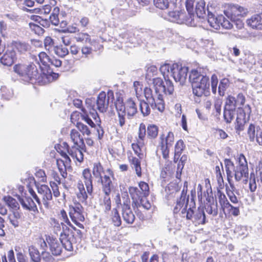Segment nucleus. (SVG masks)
<instances>
[{
  "instance_id": "f704fd0d",
  "label": "nucleus",
  "mask_w": 262,
  "mask_h": 262,
  "mask_svg": "<svg viewBox=\"0 0 262 262\" xmlns=\"http://www.w3.org/2000/svg\"><path fill=\"white\" fill-rule=\"evenodd\" d=\"M146 127L145 124L143 123H141L140 124L139 126V129L138 132V139L137 142L139 144L142 145H144V139L145 138L146 132Z\"/></svg>"
},
{
  "instance_id": "0e129e2a",
  "label": "nucleus",
  "mask_w": 262,
  "mask_h": 262,
  "mask_svg": "<svg viewBox=\"0 0 262 262\" xmlns=\"http://www.w3.org/2000/svg\"><path fill=\"white\" fill-rule=\"evenodd\" d=\"M153 84L155 87V91L157 93L158 91H162L164 86L163 80L160 78L153 79Z\"/></svg>"
},
{
  "instance_id": "f3484780",
  "label": "nucleus",
  "mask_w": 262,
  "mask_h": 262,
  "mask_svg": "<svg viewBox=\"0 0 262 262\" xmlns=\"http://www.w3.org/2000/svg\"><path fill=\"white\" fill-rule=\"evenodd\" d=\"M16 58L15 51L8 47L5 54L1 58V62L4 66H11Z\"/></svg>"
},
{
  "instance_id": "c85d7f7f",
  "label": "nucleus",
  "mask_w": 262,
  "mask_h": 262,
  "mask_svg": "<svg viewBox=\"0 0 262 262\" xmlns=\"http://www.w3.org/2000/svg\"><path fill=\"white\" fill-rule=\"evenodd\" d=\"M173 64L164 63L161 66L160 71L165 80L169 79V76H173Z\"/></svg>"
},
{
  "instance_id": "2f4dec72",
  "label": "nucleus",
  "mask_w": 262,
  "mask_h": 262,
  "mask_svg": "<svg viewBox=\"0 0 262 262\" xmlns=\"http://www.w3.org/2000/svg\"><path fill=\"white\" fill-rule=\"evenodd\" d=\"M187 198L189 199L188 196L186 197V192L184 190H182L180 200L177 201L176 205L174 208V213H178L181 209H182L183 207H185Z\"/></svg>"
},
{
  "instance_id": "c03bdc74",
  "label": "nucleus",
  "mask_w": 262,
  "mask_h": 262,
  "mask_svg": "<svg viewBox=\"0 0 262 262\" xmlns=\"http://www.w3.org/2000/svg\"><path fill=\"white\" fill-rule=\"evenodd\" d=\"M76 40L77 42H89L91 45H93V42L91 41L90 35L85 33H80L75 37Z\"/></svg>"
},
{
  "instance_id": "4468645a",
  "label": "nucleus",
  "mask_w": 262,
  "mask_h": 262,
  "mask_svg": "<svg viewBox=\"0 0 262 262\" xmlns=\"http://www.w3.org/2000/svg\"><path fill=\"white\" fill-rule=\"evenodd\" d=\"M106 171L109 175H104V177L99 180L101 181L102 185V190L104 194H110L114 188L113 184L110 177V176H113V172L110 169H107Z\"/></svg>"
},
{
  "instance_id": "8fccbe9b",
  "label": "nucleus",
  "mask_w": 262,
  "mask_h": 262,
  "mask_svg": "<svg viewBox=\"0 0 262 262\" xmlns=\"http://www.w3.org/2000/svg\"><path fill=\"white\" fill-rule=\"evenodd\" d=\"M144 93L147 101L150 104V106H152L155 102V97L153 95L151 89L147 87L145 88Z\"/></svg>"
},
{
  "instance_id": "2eb2a0df",
  "label": "nucleus",
  "mask_w": 262,
  "mask_h": 262,
  "mask_svg": "<svg viewBox=\"0 0 262 262\" xmlns=\"http://www.w3.org/2000/svg\"><path fill=\"white\" fill-rule=\"evenodd\" d=\"M61 155L64 160L57 159L56 164L61 175L63 178H66L67 177V168L70 164L71 160L66 152H62Z\"/></svg>"
},
{
  "instance_id": "20e7f679",
  "label": "nucleus",
  "mask_w": 262,
  "mask_h": 262,
  "mask_svg": "<svg viewBox=\"0 0 262 262\" xmlns=\"http://www.w3.org/2000/svg\"><path fill=\"white\" fill-rule=\"evenodd\" d=\"M115 106L118 112L119 125L122 127L125 123V116L126 114L128 117L134 116L137 112V108L134 101L132 99H128L124 104L123 99L118 97L115 101Z\"/></svg>"
},
{
  "instance_id": "aec40b11",
  "label": "nucleus",
  "mask_w": 262,
  "mask_h": 262,
  "mask_svg": "<svg viewBox=\"0 0 262 262\" xmlns=\"http://www.w3.org/2000/svg\"><path fill=\"white\" fill-rule=\"evenodd\" d=\"M177 0H154L155 6L160 9H172L175 7Z\"/></svg>"
},
{
  "instance_id": "6ab92c4d",
  "label": "nucleus",
  "mask_w": 262,
  "mask_h": 262,
  "mask_svg": "<svg viewBox=\"0 0 262 262\" xmlns=\"http://www.w3.org/2000/svg\"><path fill=\"white\" fill-rule=\"evenodd\" d=\"M15 251L17 252L16 257L18 262H28V259L27 257L24 254V253L19 248L15 249ZM8 258L9 262H16L14 257V252L13 250H10L8 253Z\"/></svg>"
},
{
  "instance_id": "ea45409f",
  "label": "nucleus",
  "mask_w": 262,
  "mask_h": 262,
  "mask_svg": "<svg viewBox=\"0 0 262 262\" xmlns=\"http://www.w3.org/2000/svg\"><path fill=\"white\" fill-rule=\"evenodd\" d=\"M131 165L133 168H134L136 171V173L138 177L141 176V168L140 166V160L136 158L132 157L129 159Z\"/></svg>"
},
{
  "instance_id": "cd10ccee",
  "label": "nucleus",
  "mask_w": 262,
  "mask_h": 262,
  "mask_svg": "<svg viewBox=\"0 0 262 262\" xmlns=\"http://www.w3.org/2000/svg\"><path fill=\"white\" fill-rule=\"evenodd\" d=\"M80 148L77 146H74L70 149H68V152L72 158L76 159L79 162H81L83 159V155Z\"/></svg>"
},
{
  "instance_id": "473e14b6",
  "label": "nucleus",
  "mask_w": 262,
  "mask_h": 262,
  "mask_svg": "<svg viewBox=\"0 0 262 262\" xmlns=\"http://www.w3.org/2000/svg\"><path fill=\"white\" fill-rule=\"evenodd\" d=\"M4 200L9 208L13 210V211H18L17 210L19 209V204L16 199L10 196H7L4 198Z\"/></svg>"
},
{
  "instance_id": "72a5a7b5",
  "label": "nucleus",
  "mask_w": 262,
  "mask_h": 262,
  "mask_svg": "<svg viewBox=\"0 0 262 262\" xmlns=\"http://www.w3.org/2000/svg\"><path fill=\"white\" fill-rule=\"evenodd\" d=\"M157 98H155V102L151 107L153 109H157L159 112H163L165 108V104L163 96L161 94H157Z\"/></svg>"
},
{
  "instance_id": "bf43d9fd",
  "label": "nucleus",
  "mask_w": 262,
  "mask_h": 262,
  "mask_svg": "<svg viewBox=\"0 0 262 262\" xmlns=\"http://www.w3.org/2000/svg\"><path fill=\"white\" fill-rule=\"evenodd\" d=\"M76 127L83 136L86 135L89 136L91 134L90 128L82 123L78 122L76 124Z\"/></svg>"
},
{
  "instance_id": "7ed1b4c3",
  "label": "nucleus",
  "mask_w": 262,
  "mask_h": 262,
  "mask_svg": "<svg viewBox=\"0 0 262 262\" xmlns=\"http://www.w3.org/2000/svg\"><path fill=\"white\" fill-rule=\"evenodd\" d=\"M191 83L193 93L198 97H201L208 92L210 87L209 79L206 76L202 75L198 70H192L189 76Z\"/></svg>"
},
{
  "instance_id": "f03ea898",
  "label": "nucleus",
  "mask_w": 262,
  "mask_h": 262,
  "mask_svg": "<svg viewBox=\"0 0 262 262\" xmlns=\"http://www.w3.org/2000/svg\"><path fill=\"white\" fill-rule=\"evenodd\" d=\"M249 13L248 8L238 4H228L225 7L224 13L225 15L234 23L238 29H242L244 27V23L241 19Z\"/></svg>"
},
{
  "instance_id": "6e6552de",
  "label": "nucleus",
  "mask_w": 262,
  "mask_h": 262,
  "mask_svg": "<svg viewBox=\"0 0 262 262\" xmlns=\"http://www.w3.org/2000/svg\"><path fill=\"white\" fill-rule=\"evenodd\" d=\"M217 9V5L215 3H209L207 6V10L208 12V23L211 27L217 30L220 28L221 19L220 15L215 16L216 10Z\"/></svg>"
},
{
  "instance_id": "5fc2aeb1",
  "label": "nucleus",
  "mask_w": 262,
  "mask_h": 262,
  "mask_svg": "<svg viewBox=\"0 0 262 262\" xmlns=\"http://www.w3.org/2000/svg\"><path fill=\"white\" fill-rule=\"evenodd\" d=\"M219 201L222 207H227L228 206H230V204L228 202L226 195L219 190L217 193Z\"/></svg>"
},
{
  "instance_id": "39448f33",
  "label": "nucleus",
  "mask_w": 262,
  "mask_h": 262,
  "mask_svg": "<svg viewBox=\"0 0 262 262\" xmlns=\"http://www.w3.org/2000/svg\"><path fill=\"white\" fill-rule=\"evenodd\" d=\"M29 191L30 195L35 200L38 205H40L42 203L46 208H48V201L52 200V194L50 189L47 185H41L37 187L38 193L40 197L42 198L41 201L32 189H29Z\"/></svg>"
},
{
  "instance_id": "9d476101",
  "label": "nucleus",
  "mask_w": 262,
  "mask_h": 262,
  "mask_svg": "<svg viewBox=\"0 0 262 262\" xmlns=\"http://www.w3.org/2000/svg\"><path fill=\"white\" fill-rule=\"evenodd\" d=\"M173 76L172 77L177 82L183 85L186 82L187 78L188 68L183 66L182 64L173 63Z\"/></svg>"
},
{
  "instance_id": "6e6d98bb",
  "label": "nucleus",
  "mask_w": 262,
  "mask_h": 262,
  "mask_svg": "<svg viewBox=\"0 0 262 262\" xmlns=\"http://www.w3.org/2000/svg\"><path fill=\"white\" fill-rule=\"evenodd\" d=\"M54 53L58 56L63 57L69 54V50L62 46L54 47Z\"/></svg>"
},
{
  "instance_id": "412c9836",
  "label": "nucleus",
  "mask_w": 262,
  "mask_h": 262,
  "mask_svg": "<svg viewBox=\"0 0 262 262\" xmlns=\"http://www.w3.org/2000/svg\"><path fill=\"white\" fill-rule=\"evenodd\" d=\"M87 193L88 192H86L82 182L81 181H78L76 193L77 197L80 202L82 203H86L88 199Z\"/></svg>"
},
{
  "instance_id": "338daca9",
  "label": "nucleus",
  "mask_w": 262,
  "mask_h": 262,
  "mask_svg": "<svg viewBox=\"0 0 262 262\" xmlns=\"http://www.w3.org/2000/svg\"><path fill=\"white\" fill-rule=\"evenodd\" d=\"M136 205L137 206H142L146 210L149 209L151 207L150 203L148 200H147L146 197H144L141 199L139 201V203L136 204Z\"/></svg>"
},
{
  "instance_id": "5701e85b",
  "label": "nucleus",
  "mask_w": 262,
  "mask_h": 262,
  "mask_svg": "<svg viewBox=\"0 0 262 262\" xmlns=\"http://www.w3.org/2000/svg\"><path fill=\"white\" fill-rule=\"evenodd\" d=\"M82 177L84 179V183L88 193L91 194L93 191L92 175L89 169H85L82 172Z\"/></svg>"
},
{
  "instance_id": "680f3d73",
  "label": "nucleus",
  "mask_w": 262,
  "mask_h": 262,
  "mask_svg": "<svg viewBox=\"0 0 262 262\" xmlns=\"http://www.w3.org/2000/svg\"><path fill=\"white\" fill-rule=\"evenodd\" d=\"M220 19H221V26L223 28L230 29L233 28V23H234L231 20L229 21L222 15H220Z\"/></svg>"
},
{
  "instance_id": "37998d69",
  "label": "nucleus",
  "mask_w": 262,
  "mask_h": 262,
  "mask_svg": "<svg viewBox=\"0 0 262 262\" xmlns=\"http://www.w3.org/2000/svg\"><path fill=\"white\" fill-rule=\"evenodd\" d=\"M162 91H163L166 95H173L174 87L172 82L169 79L165 80V84L162 87Z\"/></svg>"
},
{
  "instance_id": "49530a36",
  "label": "nucleus",
  "mask_w": 262,
  "mask_h": 262,
  "mask_svg": "<svg viewBox=\"0 0 262 262\" xmlns=\"http://www.w3.org/2000/svg\"><path fill=\"white\" fill-rule=\"evenodd\" d=\"M59 13V8L58 7H55L52 11L51 15L50 16V22L54 26H57L59 24V20L58 18V14Z\"/></svg>"
},
{
  "instance_id": "79ce46f5",
  "label": "nucleus",
  "mask_w": 262,
  "mask_h": 262,
  "mask_svg": "<svg viewBox=\"0 0 262 262\" xmlns=\"http://www.w3.org/2000/svg\"><path fill=\"white\" fill-rule=\"evenodd\" d=\"M29 253L31 259L33 262H39L40 256L39 253L37 249L34 247L31 246L29 248Z\"/></svg>"
},
{
  "instance_id": "864d4df0",
  "label": "nucleus",
  "mask_w": 262,
  "mask_h": 262,
  "mask_svg": "<svg viewBox=\"0 0 262 262\" xmlns=\"http://www.w3.org/2000/svg\"><path fill=\"white\" fill-rule=\"evenodd\" d=\"M150 104L147 101H141L140 103V110L143 116H148L150 113Z\"/></svg>"
},
{
  "instance_id": "0eeeda50",
  "label": "nucleus",
  "mask_w": 262,
  "mask_h": 262,
  "mask_svg": "<svg viewBox=\"0 0 262 262\" xmlns=\"http://www.w3.org/2000/svg\"><path fill=\"white\" fill-rule=\"evenodd\" d=\"M123 199L122 216L124 221L128 224H132L135 219V216L130 207V199L127 193L122 194Z\"/></svg>"
},
{
  "instance_id": "a211bd4d",
  "label": "nucleus",
  "mask_w": 262,
  "mask_h": 262,
  "mask_svg": "<svg viewBox=\"0 0 262 262\" xmlns=\"http://www.w3.org/2000/svg\"><path fill=\"white\" fill-rule=\"evenodd\" d=\"M246 23L252 29L262 30V13L252 15L246 20Z\"/></svg>"
},
{
  "instance_id": "c756f323",
  "label": "nucleus",
  "mask_w": 262,
  "mask_h": 262,
  "mask_svg": "<svg viewBox=\"0 0 262 262\" xmlns=\"http://www.w3.org/2000/svg\"><path fill=\"white\" fill-rule=\"evenodd\" d=\"M205 5L204 0H201L196 4L194 13L198 17L204 18L206 16Z\"/></svg>"
},
{
  "instance_id": "a18cd8bd",
  "label": "nucleus",
  "mask_w": 262,
  "mask_h": 262,
  "mask_svg": "<svg viewBox=\"0 0 262 262\" xmlns=\"http://www.w3.org/2000/svg\"><path fill=\"white\" fill-rule=\"evenodd\" d=\"M188 202L189 200L187 198L186 200L185 207H183V208L182 209L181 214L183 217H185L187 219L190 220L192 219L193 214H194V212L193 210L190 207L187 209Z\"/></svg>"
},
{
  "instance_id": "a878e982",
  "label": "nucleus",
  "mask_w": 262,
  "mask_h": 262,
  "mask_svg": "<svg viewBox=\"0 0 262 262\" xmlns=\"http://www.w3.org/2000/svg\"><path fill=\"white\" fill-rule=\"evenodd\" d=\"M10 48H13V50H16L18 52L21 53H24L30 50V46L28 43L23 42L20 41H14L11 43Z\"/></svg>"
},
{
  "instance_id": "603ef678",
  "label": "nucleus",
  "mask_w": 262,
  "mask_h": 262,
  "mask_svg": "<svg viewBox=\"0 0 262 262\" xmlns=\"http://www.w3.org/2000/svg\"><path fill=\"white\" fill-rule=\"evenodd\" d=\"M112 213V222L113 224L115 227H119L121 224V220L117 210L113 209Z\"/></svg>"
},
{
  "instance_id": "ddd939ff",
  "label": "nucleus",
  "mask_w": 262,
  "mask_h": 262,
  "mask_svg": "<svg viewBox=\"0 0 262 262\" xmlns=\"http://www.w3.org/2000/svg\"><path fill=\"white\" fill-rule=\"evenodd\" d=\"M168 19L170 21L181 24L188 23L189 18L183 11H174L168 12Z\"/></svg>"
},
{
  "instance_id": "393cba45",
  "label": "nucleus",
  "mask_w": 262,
  "mask_h": 262,
  "mask_svg": "<svg viewBox=\"0 0 262 262\" xmlns=\"http://www.w3.org/2000/svg\"><path fill=\"white\" fill-rule=\"evenodd\" d=\"M129 193L133 200V203L135 204L139 203V201L146 196L141 192H139V189L135 187H130L129 188Z\"/></svg>"
},
{
  "instance_id": "4c0bfd02",
  "label": "nucleus",
  "mask_w": 262,
  "mask_h": 262,
  "mask_svg": "<svg viewBox=\"0 0 262 262\" xmlns=\"http://www.w3.org/2000/svg\"><path fill=\"white\" fill-rule=\"evenodd\" d=\"M105 173V171L101 164L100 163H95L94 164L93 168V174L96 178H99V180L103 178L101 174Z\"/></svg>"
},
{
  "instance_id": "e433bc0d",
  "label": "nucleus",
  "mask_w": 262,
  "mask_h": 262,
  "mask_svg": "<svg viewBox=\"0 0 262 262\" xmlns=\"http://www.w3.org/2000/svg\"><path fill=\"white\" fill-rule=\"evenodd\" d=\"M205 210L207 213L215 216L218 213L217 205L216 201H213L212 203H207L205 207Z\"/></svg>"
},
{
  "instance_id": "052dcab7",
  "label": "nucleus",
  "mask_w": 262,
  "mask_h": 262,
  "mask_svg": "<svg viewBox=\"0 0 262 262\" xmlns=\"http://www.w3.org/2000/svg\"><path fill=\"white\" fill-rule=\"evenodd\" d=\"M247 134L251 142H254L256 139V134L255 130V126L253 124H250L247 130Z\"/></svg>"
},
{
  "instance_id": "1a4fd4ad",
  "label": "nucleus",
  "mask_w": 262,
  "mask_h": 262,
  "mask_svg": "<svg viewBox=\"0 0 262 262\" xmlns=\"http://www.w3.org/2000/svg\"><path fill=\"white\" fill-rule=\"evenodd\" d=\"M69 214L72 221L78 226H82L79 222L84 220V210L83 207L79 203H75L74 206L70 207Z\"/></svg>"
},
{
  "instance_id": "13d9d810",
  "label": "nucleus",
  "mask_w": 262,
  "mask_h": 262,
  "mask_svg": "<svg viewBox=\"0 0 262 262\" xmlns=\"http://www.w3.org/2000/svg\"><path fill=\"white\" fill-rule=\"evenodd\" d=\"M109 195L105 194L101 204L104 209L105 212L110 211L111 208V201Z\"/></svg>"
},
{
  "instance_id": "e2e57ef3",
  "label": "nucleus",
  "mask_w": 262,
  "mask_h": 262,
  "mask_svg": "<svg viewBox=\"0 0 262 262\" xmlns=\"http://www.w3.org/2000/svg\"><path fill=\"white\" fill-rule=\"evenodd\" d=\"M245 123V119L244 117L239 116L238 115L236 117V124L235 128L237 130L242 131L244 130V125Z\"/></svg>"
},
{
  "instance_id": "4be33fe9",
  "label": "nucleus",
  "mask_w": 262,
  "mask_h": 262,
  "mask_svg": "<svg viewBox=\"0 0 262 262\" xmlns=\"http://www.w3.org/2000/svg\"><path fill=\"white\" fill-rule=\"evenodd\" d=\"M70 138L75 146H77L80 148H82L84 146L83 139L81 137L80 134L77 130L73 129L71 130Z\"/></svg>"
},
{
  "instance_id": "a19ab883",
  "label": "nucleus",
  "mask_w": 262,
  "mask_h": 262,
  "mask_svg": "<svg viewBox=\"0 0 262 262\" xmlns=\"http://www.w3.org/2000/svg\"><path fill=\"white\" fill-rule=\"evenodd\" d=\"M195 0H186L185 5L189 18L192 20L195 16L194 4Z\"/></svg>"
},
{
  "instance_id": "4d7b16f0",
  "label": "nucleus",
  "mask_w": 262,
  "mask_h": 262,
  "mask_svg": "<svg viewBox=\"0 0 262 262\" xmlns=\"http://www.w3.org/2000/svg\"><path fill=\"white\" fill-rule=\"evenodd\" d=\"M236 106L235 97L232 96H229L226 99L224 108L235 110Z\"/></svg>"
},
{
  "instance_id": "c9c22d12",
  "label": "nucleus",
  "mask_w": 262,
  "mask_h": 262,
  "mask_svg": "<svg viewBox=\"0 0 262 262\" xmlns=\"http://www.w3.org/2000/svg\"><path fill=\"white\" fill-rule=\"evenodd\" d=\"M160 139V144L170 146L172 145L174 141V135L172 132H169L166 137L164 135H161Z\"/></svg>"
},
{
  "instance_id": "f8f14e48",
  "label": "nucleus",
  "mask_w": 262,
  "mask_h": 262,
  "mask_svg": "<svg viewBox=\"0 0 262 262\" xmlns=\"http://www.w3.org/2000/svg\"><path fill=\"white\" fill-rule=\"evenodd\" d=\"M16 197L24 209L34 210L36 208L35 203L26 192L22 191L20 194L16 195Z\"/></svg>"
},
{
  "instance_id": "de8ad7c7",
  "label": "nucleus",
  "mask_w": 262,
  "mask_h": 262,
  "mask_svg": "<svg viewBox=\"0 0 262 262\" xmlns=\"http://www.w3.org/2000/svg\"><path fill=\"white\" fill-rule=\"evenodd\" d=\"M235 110L224 108V117L227 123H230L234 118Z\"/></svg>"
},
{
  "instance_id": "7c9ffc66",
  "label": "nucleus",
  "mask_w": 262,
  "mask_h": 262,
  "mask_svg": "<svg viewBox=\"0 0 262 262\" xmlns=\"http://www.w3.org/2000/svg\"><path fill=\"white\" fill-rule=\"evenodd\" d=\"M224 164L228 180L229 182L230 179L233 177L236 167H235L234 163L230 159H226L224 160Z\"/></svg>"
},
{
  "instance_id": "9b49d317",
  "label": "nucleus",
  "mask_w": 262,
  "mask_h": 262,
  "mask_svg": "<svg viewBox=\"0 0 262 262\" xmlns=\"http://www.w3.org/2000/svg\"><path fill=\"white\" fill-rule=\"evenodd\" d=\"M113 93L109 92L106 96V93L104 92H101L97 97V108L101 113L105 112L107 109L110 100L113 99Z\"/></svg>"
},
{
  "instance_id": "58836bf2",
  "label": "nucleus",
  "mask_w": 262,
  "mask_h": 262,
  "mask_svg": "<svg viewBox=\"0 0 262 262\" xmlns=\"http://www.w3.org/2000/svg\"><path fill=\"white\" fill-rule=\"evenodd\" d=\"M147 137L149 139H155L158 134V127L155 124H149L146 128Z\"/></svg>"
},
{
  "instance_id": "09e8293b",
  "label": "nucleus",
  "mask_w": 262,
  "mask_h": 262,
  "mask_svg": "<svg viewBox=\"0 0 262 262\" xmlns=\"http://www.w3.org/2000/svg\"><path fill=\"white\" fill-rule=\"evenodd\" d=\"M194 218L199 224H204L206 222L205 214L203 209L199 208L194 214Z\"/></svg>"
},
{
  "instance_id": "bb28decb",
  "label": "nucleus",
  "mask_w": 262,
  "mask_h": 262,
  "mask_svg": "<svg viewBox=\"0 0 262 262\" xmlns=\"http://www.w3.org/2000/svg\"><path fill=\"white\" fill-rule=\"evenodd\" d=\"M73 239V236H69L66 234L61 233V238L60 241L62 245L67 251H71L73 250V245L71 239Z\"/></svg>"
},
{
  "instance_id": "774afa93",
  "label": "nucleus",
  "mask_w": 262,
  "mask_h": 262,
  "mask_svg": "<svg viewBox=\"0 0 262 262\" xmlns=\"http://www.w3.org/2000/svg\"><path fill=\"white\" fill-rule=\"evenodd\" d=\"M44 45L46 50L50 51L54 47V41L49 36L46 37L44 39Z\"/></svg>"
},
{
  "instance_id": "423d86ee",
  "label": "nucleus",
  "mask_w": 262,
  "mask_h": 262,
  "mask_svg": "<svg viewBox=\"0 0 262 262\" xmlns=\"http://www.w3.org/2000/svg\"><path fill=\"white\" fill-rule=\"evenodd\" d=\"M248 174L247 162L245 157L243 154H241L238 158V165L236 166L233 176L237 181H239L243 178H245V181L247 182Z\"/></svg>"
},
{
  "instance_id": "f257e3e1",
  "label": "nucleus",
  "mask_w": 262,
  "mask_h": 262,
  "mask_svg": "<svg viewBox=\"0 0 262 262\" xmlns=\"http://www.w3.org/2000/svg\"><path fill=\"white\" fill-rule=\"evenodd\" d=\"M13 70L23 80L32 83L41 82L43 83L50 82L58 77V75L55 73L49 74H43L40 76L36 66L33 63L16 64L14 66Z\"/></svg>"
},
{
  "instance_id": "b1692460",
  "label": "nucleus",
  "mask_w": 262,
  "mask_h": 262,
  "mask_svg": "<svg viewBox=\"0 0 262 262\" xmlns=\"http://www.w3.org/2000/svg\"><path fill=\"white\" fill-rule=\"evenodd\" d=\"M8 219L12 226L17 227L21 222V214L18 211H12L9 214Z\"/></svg>"
},
{
  "instance_id": "3c124183",
  "label": "nucleus",
  "mask_w": 262,
  "mask_h": 262,
  "mask_svg": "<svg viewBox=\"0 0 262 262\" xmlns=\"http://www.w3.org/2000/svg\"><path fill=\"white\" fill-rule=\"evenodd\" d=\"M229 85V81L227 79H223L221 80L219 86V93L221 96L225 95V92Z\"/></svg>"
},
{
  "instance_id": "69168bd1",
  "label": "nucleus",
  "mask_w": 262,
  "mask_h": 262,
  "mask_svg": "<svg viewBox=\"0 0 262 262\" xmlns=\"http://www.w3.org/2000/svg\"><path fill=\"white\" fill-rule=\"evenodd\" d=\"M38 57L39 58L40 61L45 66H50V57H49V56L47 55V54L43 52H40L38 54Z\"/></svg>"
},
{
  "instance_id": "dca6fc26",
  "label": "nucleus",
  "mask_w": 262,
  "mask_h": 262,
  "mask_svg": "<svg viewBox=\"0 0 262 262\" xmlns=\"http://www.w3.org/2000/svg\"><path fill=\"white\" fill-rule=\"evenodd\" d=\"M51 253L55 256L59 255L62 252V245L60 240L49 236L47 238Z\"/></svg>"
}]
</instances>
